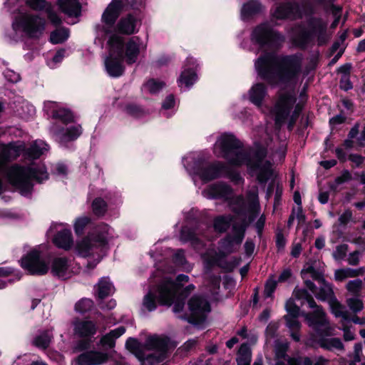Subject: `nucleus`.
<instances>
[{
  "mask_svg": "<svg viewBox=\"0 0 365 365\" xmlns=\"http://www.w3.org/2000/svg\"><path fill=\"white\" fill-rule=\"evenodd\" d=\"M237 358L252 359V351L247 343H242L240 345Z\"/></svg>",
  "mask_w": 365,
  "mask_h": 365,
  "instance_id": "nucleus-61",
  "label": "nucleus"
},
{
  "mask_svg": "<svg viewBox=\"0 0 365 365\" xmlns=\"http://www.w3.org/2000/svg\"><path fill=\"white\" fill-rule=\"evenodd\" d=\"M69 36L68 30L66 28H60L54 30L50 34V41L58 44L64 42Z\"/></svg>",
  "mask_w": 365,
  "mask_h": 365,
  "instance_id": "nucleus-44",
  "label": "nucleus"
},
{
  "mask_svg": "<svg viewBox=\"0 0 365 365\" xmlns=\"http://www.w3.org/2000/svg\"><path fill=\"white\" fill-rule=\"evenodd\" d=\"M225 163L221 161L208 162L204 157L194 160L193 170L204 182H208L222 177V168Z\"/></svg>",
  "mask_w": 365,
  "mask_h": 365,
  "instance_id": "nucleus-8",
  "label": "nucleus"
},
{
  "mask_svg": "<svg viewBox=\"0 0 365 365\" xmlns=\"http://www.w3.org/2000/svg\"><path fill=\"white\" fill-rule=\"evenodd\" d=\"M190 315H185L184 319L192 325L197 326L204 324L207 314L211 311L209 302L199 295H193L187 302Z\"/></svg>",
  "mask_w": 365,
  "mask_h": 365,
  "instance_id": "nucleus-9",
  "label": "nucleus"
},
{
  "mask_svg": "<svg viewBox=\"0 0 365 365\" xmlns=\"http://www.w3.org/2000/svg\"><path fill=\"white\" fill-rule=\"evenodd\" d=\"M25 143L12 141L3 145L0 153V175L5 174L9 182L16 187L22 196H31L34 190L33 180L42 183L48 180L49 175L44 164L32 163L30 165L8 163L23 155ZM4 192V185L0 178V195Z\"/></svg>",
  "mask_w": 365,
  "mask_h": 365,
  "instance_id": "nucleus-1",
  "label": "nucleus"
},
{
  "mask_svg": "<svg viewBox=\"0 0 365 365\" xmlns=\"http://www.w3.org/2000/svg\"><path fill=\"white\" fill-rule=\"evenodd\" d=\"M230 165L225 164V168H222V176L230 179L232 182H233L236 185H239L241 182H244V179L241 176L240 173L232 168Z\"/></svg>",
  "mask_w": 365,
  "mask_h": 365,
  "instance_id": "nucleus-43",
  "label": "nucleus"
},
{
  "mask_svg": "<svg viewBox=\"0 0 365 365\" xmlns=\"http://www.w3.org/2000/svg\"><path fill=\"white\" fill-rule=\"evenodd\" d=\"M61 11L68 16L78 17L81 14V5L78 0H58Z\"/></svg>",
  "mask_w": 365,
  "mask_h": 365,
  "instance_id": "nucleus-23",
  "label": "nucleus"
},
{
  "mask_svg": "<svg viewBox=\"0 0 365 365\" xmlns=\"http://www.w3.org/2000/svg\"><path fill=\"white\" fill-rule=\"evenodd\" d=\"M125 1H128V0H112L103 13L101 21L108 26L104 29L106 34L111 33L110 28L113 26L119 17L125 6Z\"/></svg>",
  "mask_w": 365,
  "mask_h": 365,
  "instance_id": "nucleus-14",
  "label": "nucleus"
},
{
  "mask_svg": "<svg viewBox=\"0 0 365 365\" xmlns=\"http://www.w3.org/2000/svg\"><path fill=\"white\" fill-rule=\"evenodd\" d=\"M107 360L108 356L105 353L97 351H86L76 357L75 365H100Z\"/></svg>",
  "mask_w": 365,
  "mask_h": 365,
  "instance_id": "nucleus-18",
  "label": "nucleus"
},
{
  "mask_svg": "<svg viewBox=\"0 0 365 365\" xmlns=\"http://www.w3.org/2000/svg\"><path fill=\"white\" fill-rule=\"evenodd\" d=\"M273 16L277 19H299L303 15L299 3L287 1L276 7Z\"/></svg>",
  "mask_w": 365,
  "mask_h": 365,
  "instance_id": "nucleus-15",
  "label": "nucleus"
},
{
  "mask_svg": "<svg viewBox=\"0 0 365 365\" xmlns=\"http://www.w3.org/2000/svg\"><path fill=\"white\" fill-rule=\"evenodd\" d=\"M136 23V18L132 14H128L121 18L117 24L118 31L125 35L133 34L135 32Z\"/></svg>",
  "mask_w": 365,
  "mask_h": 365,
  "instance_id": "nucleus-24",
  "label": "nucleus"
},
{
  "mask_svg": "<svg viewBox=\"0 0 365 365\" xmlns=\"http://www.w3.org/2000/svg\"><path fill=\"white\" fill-rule=\"evenodd\" d=\"M3 75L11 83H17L21 80L20 74L15 72L14 70H4Z\"/></svg>",
  "mask_w": 365,
  "mask_h": 365,
  "instance_id": "nucleus-64",
  "label": "nucleus"
},
{
  "mask_svg": "<svg viewBox=\"0 0 365 365\" xmlns=\"http://www.w3.org/2000/svg\"><path fill=\"white\" fill-rule=\"evenodd\" d=\"M74 331L80 337L90 338L96 334L97 327L93 321L81 320L75 323Z\"/></svg>",
  "mask_w": 365,
  "mask_h": 365,
  "instance_id": "nucleus-21",
  "label": "nucleus"
},
{
  "mask_svg": "<svg viewBox=\"0 0 365 365\" xmlns=\"http://www.w3.org/2000/svg\"><path fill=\"white\" fill-rule=\"evenodd\" d=\"M222 157L232 166L247 165L251 171H258L257 180L261 185H265L273 175L270 161L263 160L267 155V149L257 143L255 148H245L244 143L233 133H224L219 140Z\"/></svg>",
  "mask_w": 365,
  "mask_h": 365,
  "instance_id": "nucleus-2",
  "label": "nucleus"
},
{
  "mask_svg": "<svg viewBox=\"0 0 365 365\" xmlns=\"http://www.w3.org/2000/svg\"><path fill=\"white\" fill-rule=\"evenodd\" d=\"M351 70H337L338 72L342 73L339 81L340 89L348 91L353 88V84L350 81V73Z\"/></svg>",
  "mask_w": 365,
  "mask_h": 365,
  "instance_id": "nucleus-48",
  "label": "nucleus"
},
{
  "mask_svg": "<svg viewBox=\"0 0 365 365\" xmlns=\"http://www.w3.org/2000/svg\"><path fill=\"white\" fill-rule=\"evenodd\" d=\"M302 54L278 56L274 52H264L255 62V68H300Z\"/></svg>",
  "mask_w": 365,
  "mask_h": 365,
  "instance_id": "nucleus-3",
  "label": "nucleus"
},
{
  "mask_svg": "<svg viewBox=\"0 0 365 365\" xmlns=\"http://www.w3.org/2000/svg\"><path fill=\"white\" fill-rule=\"evenodd\" d=\"M20 263L21 267L32 275H43L48 271V266L41 258V252L36 249L24 255Z\"/></svg>",
  "mask_w": 365,
  "mask_h": 365,
  "instance_id": "nucleus-11",
  "label": "nucleus"
},
{
  "mask_svg": "<svg viewBox=\"0 0 365 365\" xmlns=\"http://www.w3.org/2000/svg\"><path fill=\"white\" fill-rule=\"evenodd\" d=\"M108 203L101 197H96L91 203L92 211L97 217L104 216L108 211Z\"/></svg>",
  "mask_w": 365,
  "mask_h": 365,
  "instance_id": "nucleus-38",
  "label": "nucleus"
},
{
  "mask_svg": "<svg viewBox=\"0 0 365 365\" xmlns=\"http://www.w3.org/2000/svg\"><path fill=\"white\" fill-rule=\"evenodd\" d=\"M91 218L87 216L77 218L73 225L76 235L77 236L83 235L84 234L86 227L91 222Z\"/></svg>",
  "mask_w": 365,
  "mask_h": 365,
  "instance_id": "nucleus-49",
  "label": "nucleus"
},
{
  "mask_svg": "<svg viewBox=\"0 0 365 365\" xmlns=\"http://www.w3.org/2000/svg\"><path fill=\"white\" fill-rule=\"evenodd\" d=\"M53 244L58 248L69 250L73 243L71 231L68 229L61 230L54 235Z\"/></svg>",
  "mask_w": 365,
  "mask_h": 365,
  "instance_id": "nucleus-22",
  "label": "nucleus"
},
{
  "mask_svg": "<svg viewBox=\"0 0 365 365\" xmlns=\"http://www.w3.org/2000/svg\"><path fill=\"white\" fill-rule=\"evenodd\" d=\"M241 262L240 257H234L231 261L220 260L217 262V266L223 269L225 272L230 273L240 264Z\"/></svg>",
  "mask_w": 365,
  "mask_h": 365,
  "instance_id": "nucleus-46",
  "label": "nucleus"
},
{
  "mask_svg": "<svg viewBox=\"0 0 365 365\" xmlns=\"http://www.w3.org/2000/svg\"><path fill=\"white\" fill-rule=\"evenodd\" d=\"M47 19L54 26H58L62 24V19L55 11L52 4L46 10Z\"/></svg>",
  "mask_w": 365,
  "mask_h": 365,
  "instance_id": "nucleus-55",
  "label": "nucleus"
},
{
  "mask_svg": "<svg viewBox=\"0 0 365 365\" xmlns=\"http://www.w3.org/2000/svg\"><path fill=\"white\" fill-rule=\"evenodd\" d=\"M249 93L250 102L260 106L267 95V87L262 83H257L252 86Z\"/></svg>",
  "mask_w": 365,
  "mask_h": 365,
  "instance_id": "nucleus-26",
  "label": "nucleus"
},
{
  "mask_svg": "<svg viewBox=\"0 0 365 365\" xmlns=\"http://www.w3.org/2000/svg\"><path fill=\"white\" fill-rule=\"evenodd\" d=\"M323 285L324 287H321L316 294V297L322 302L331 300L332 303L336 302V297L334 295L331 285L329 282Z\"/></svg>",
  "mask_w": 365,
  "mask_h": 365,
  "instance_id": "nucleus-37",
  "label": "nucleus"
},
{
  "mask_svg": "<svg viewBox=\"0 0 365 365\" xmlns=\"http://www.w3.org/2000/svg\"><path fill=\"white\" fill-rule=\"evenodd\" d=\"M312 31L307 29H301L295 36V41L302 48H305L312 40Z\"/></svg>",
  "mask_w": 365,
  "mask_h": 365,
  "instance_id": "nucleus-41",
  "label": "nucleus"
},
{
  "mask_svg": "<svg viewBox=\"0 0 365 365\" xmlns=\"http://www.w3.org/2000/svg\"><path fill=\"white\" fill-rule=\"evenodd\" d=\"M189 277L184 274H178L173 280L165 278L158 285V302L160 306L170 307L177 293L182 288L184 282H187Z\"/></svg>",
  "mask_w": 365,
  "mask_h": 365,
  "instance_id": "nucleus-6",
  "label": "nucleus"
},
{
  "mask_svg": "<svg viewBox=\"0 0 365 365\" xmlns=\"http://www.w3.org/2000/svg\"><path fill=\"white\" fill-rule=\"evenodd\" d=\"M123 110L130 116L134 118H140L146 115L145 108L135 103H127Z\"/></svg>",
  "mask_w": 365,
  "mask_h": 365,
  "instance_id": "nucleus-36",
  "label": "nucleus"
},
{
  "mask_svg": "<svg viewBox=\"0 0 365 365\" xmlns=\"http://www.w3.org/2000/svg\"><path fill=\"white\" fill-rule=\"evenodd\" d=\"M170 342V339L168 336L160 337L154 335L147 338L145 347L148 350H156L165 354L169 349Z\"/></svg>",
  "mask_w": 365,
  "mask_h": 365,
  "instance_id": "nucleus-20",
  "label": "nucleus"
},
{
  "mask_svg": "<svg viewBox=\"0 0 365 365\" xmlns=\"http://www.w3.org/2000/svg\"><path fill=\"white\" fill-rule=\"evenodd\" d=\"M297 100L295 93L292 91H285L279 95L274 107L276 125H281L285 123L297 104Z\"/></svg>",
  "mask_w": 365,
  "mask_h": 365,
  "instance_id": "nucleus-10",
  "label": "nucleus"
},
{
  "mask_svg": "<svg viewBox=\"0 0 365 365\" xmlns=\"http://www.w3.org/2000/svg\"><path fill=\"white\" fill-rule=\"evenodd\" d=\"M143 304L149 312L155 311L157 309L158 304L160 305L158 302V287L156 288L155 292L149 291L144 296Z\"/></svg>",
  "mask_w": 365,
  "mask_h": 365,
  "instance_id": "nucleus-35",
  "label": "nucleus"
},
{
  "mask_svg": "<svg viewBox=\"0 0 365 365\" xmlns=\"http://www.w3.org/2000/svg\"><path fill=\"white\" fill-rule=\"evenodd\" d=\"M307 25L312 35L317 36L318 45L322 46L327 42V23L320 18L311 17L307 21Z\"/></svg>",
  "mask_w": 365,
  "mask_h": 365,
  "instance_id": "nucleus-17",
  "label": "nucleus"
},
{
  "mask_svg": "<svg viewBox=\"0 0 365 365\" xmlns=\"http://www.w3.org/2000/svg\"><path fill=\"white\" fill-rule=\"evenodd\" d=\"M247 226L248 223H247L245 220H244L240 225H233L232 230L234 232V235H232V237L235 240L236 245H239L242 242Z\"/></svg>",
  "mask_w": 365,
  "mask_h": 365,
  "instance_id": "nucleus-42",
  "label": "nucleus"
},
{
  "mask_svg": "<svg viewBox=\"0 0 365 365\" xmlns=\"http://www.w3.org/2000/svg\"><path fill=\"white\" fill-rule=\"evenodd\" d=\"M301 316L304 318L307 324L313 329L315 335L327 334L326 327H330L323 307H319L309 312L302 311Z\"/></svg>",
  "mask_w": 365,
  "mask_h": 365,
  "instance_id": "nucleus-13",
  "label": "nucleus"
},
{
  "mask_svg": "<svg viewBox=\"0 0 365 365\" xmlns=\"http://www.w3.org/2000/svg\"><path fill=\"white\" fill-rule=\"evenodd\" d=\"M285 309L287 312V314L285 316H292L294 317H299L301 316V313L302 312L301 311L299 307L295 304L294 299L293 298H289L287 300L285 304Z\"/></svg>",
  "mask_w": 365,
  "mask_h": 365,
  "instance_id": "nucleus-53",
  "label": "nucleus"
},
{
  "mask_svg": "<svg viewBox=\"0 0 365 365\" xmlns=\"http://www.w3.org/2000/svg\"><path fill=\"white\" fill-rule=\"evenodd\" d=\"M197 76L195 70H182L181 74L178 79L179 86L184 84L186 87L192 86L197 81Z\"/></svg>",
  "mask_w": 365,
  "mask_h": 365,
  "instance_id": "nucleus-34",
  "label": "nucleus"
},
{
  "mask_svg": "<svg viewBox=\"0 0 365 365\" xmlns=\"http://www.w3.org/2000/svg\"><path fill=\"white\" fill-rule=\"evenodd\" d=\"M232 191L231 186L225 183L215 184L210 188V195L215 199L227 197L232 195Z\"/></svg>",
  "mask_w": 365,
  "mask_h": 365,
  "instance_id": "nucleus-29",
  "label": "nucleus"
},
{
  "mask_svg": "<svg viewBox=\"0 0 365 365\" xmlns=\"http://www.w3.org/2000/svg\"><path fill=\"white\" fill-rule=\"evenodd\" d=\"M362 281L359 279L351 280L346 284V289L349 292L357 294L362 287Z\"/></svg>",
  "mask_w": 365,
  "mask_h": 365,
  "instance_id": "nucleus-60",
  "label": "nucleus"
},
{
  "mask_svg": "<svg viewBox=\"0 0 365 365\" xmlns=\"http://www.w3.org/2000/svg\"><path fill=\"white\" fill-rule=\"evenodd\" d=\"M258 76L272 87L288 86L297 74L309 75L312 70H257Z\"/></svg>",
  "mask_w": 365,
  "mask_h": 365,
  "instance_id": "nucleus-7",
  "label": "nucleus"
},
{
  "mask_svg": "<svg viewBox=\"0 0 365 365\" xmlns=\"http://www.w3.org/2000/svg\"><path fill=\"white\" fill-rule=\"evenodd\" d=\"M143 86L150 94L155 95L159 93L166 86V83L163 81L151 78Z\"/></svg>",
  "mask_w": 365,
  "mask_h": 365,
  "instance_id": "nucleus-39",
  "label": "nucleus"
},
{
  "mask_svg": "<svg viewBox=\"0 0 365 365\" xmlns=\"http://www.w3.org/2000/svg\"><path fill=\"white\" fill-rule=\"evenodd\" d=\"M82 133L83 128L80 124L71 125L66 128L60 126L53 131L56 140L61 145L75 141L81 135Z\"/></svg>",
  "mask_w": 365,
  "mask_h": 365,
  "instance_id": "nucleus-16",
  "label": "nucleus"
},
{
  "mask_svg": "<svg viewBox=\"0 0 365 365\" xmlns=\"http://www.w3.org/2000/svg\"><path fill=\"white\" fill-rule=\"evenodd\" d=\"M26 4L34 11H46L51 4L46 0H26Z\"/></svg>",
  "mask_w": 365,
  "mask_h": 365,
  "instance_id": "nucleus-52",
  "label": "nucleus"
},
{
  "mask_svg": "<svg viewBox=\"0 0 365 365\" xmlns=\"http://www.w3.org/2000/svg\"><path fill=\"white\" fill-rule=\"evenodd\" d=\"M251 40L260 48L276 51L280 48L285 39L282 34L268 24H261L253 29Z\"/></svg>",
  "mask_w": 365,
  "mask_h": 365,
  "instance_id": "nucleus-4",
  "label": "nucleus"
},
{
  "mask_svg": "<svg viewBox=\"0 0 365 365\" xmlns=\"http://www.w3.org/2000/svg\"><path fill=\"white\" fill-rule=\"evenodd\" d=\"M51 117L53 119L58 120L64 125L75 122L73 113L68 108H53L51 112Z\"/></svg>",
  "mask_w": 365,
  "mask_h": 365,
  "instance_id": "nucleus-28",
  "label": "nucleus"
},
{
  "mask_svg": "<svg viewBox=\"0 0 365 365\" xmlns=\"http://www.w3.org/2000/svg\"><path fill=\"white\" fill-rule=\"evenodd\" d=\"M43 154V148L36 142H34L29 147L25 145L23 157L26 160L33 161L38 159Z\"/></svg>",
  "mask_w": 365,
  "mask_h": 365,
  "instance_id": "nucleus-32",
  "label": "nucleus"
},
{
  "mask_svg": "<svg viewBox=\"0 0 365 365\" xmlns=\"http://www.w3.org/2000/svg\"><path fill=\"white\" fill-rule=\"evenodd\" d=\"M329 306L331 307L332 313L336 317H341L344 320L350 321V317L346 312L341 311L342 307L340 302L336 299V302H331V300L329 301Z\"/></svg>",
  "mask_w": 365,
  "mask_h": 365,
  "instance_id": "nucleus-56",
  "label": "nucleus"
},
{
  "mask_svg": "<svg viewBox=\"0 0 365 365\" xmlns=\"http://www.w3.org/2000/svg\"><path fill=\"white\" fill-rule=\"evenodd\" d=\"M349 250V245L346 244H341L336 247V250L332 253V256L336 260L343 259L346 256V252Z\"/></svg>",
  "mask_w": 365,
  "mask_h": 365,
  "instance_id": "nucleus-58",
  "label": "nucleus"
},
{
  "mask_svg": "<svg viewBox=\"0 0 365 365\" xmlns=\"http://www.w3.org/2000/svg\"><path fill=\"white\" fill-rule=\"evenodd\" d=\"M304 108V103L299 102L294 107V110L292 114L290 113L289 118V121L287 124V128L289 130H292L295 125L298 118H299L302 110Z\"/></svg>",
  "mask_w": 365,
  "mask_h": 365,
  "instance_id": "nucleus-45",
  "label": "nucleus"
},
{
  "mask_svg": "<svg viewBox=\"0 0 365 365\" xmlns=\"http://www.w3.org/2000/svg\"><path fill=\"white\" fill-rule=\"evenodd\" d=\"M284 319L286 322L287 327L292 330L294 331H299L301 328V324L297 319L298 317H294L292 316H284Z\"/></svg>",
  "mask_w": 365,
  "mask_h": 365,
  "instance_id": "nucleus-59",
  "label": "nucleus"
},
{
  "mask_svg": "<svg viewBox=\"0 0 365 365\" xmlns=\"http://www.w3.org/2000/svg\"><path fill=\"white\" fill-rule=\"evenodd\" d=\"M109 226L106 223L98 225L93 232H89L78 242L77 250L81 255H89L94 248H103L108 244Z\"/></svg>",
  "mask_w": 365,
  "mask_h": 365,
  "instance_id": "nucleus-5",
  "label": "nucleus"
},
{
  "mask_svg": "<svg viewBox=\"0 0 365 365\" xmlns=\"http://www.w3.org/2000/svg\"><path fill=\"white\" fill-rule=\"evenodd\" d=\"M69 268L68 259L66 257L53 259L51 272L53 276L59 278L65 277Z\"/></svg>",
  "mask_w": 365,
  "mask_h": 365,
  "instance_id": "nucleus-25",
  "label": "nucleus"
},
{
  "mask_svg": "<svg viewBox=\"0 0 365 365\" xmlns=\"http://www.w3.org/2000/svg\"><path fill=\"white\" fill-rule=\"evenodd\" d=\"M232 222L231 216L219 215L213 220V228L216 232H226L230 227Z\"/></svg>",
  "mask_w": 365,
  "mask_h": 365,
  "instance_id": "nucleus-33",
  "label": "nucleus"
},
{
  "mask_svg": "<svg viewBox=\"0 0 365 365\" xmlns=\"http://www.w3.org/2000/svg\"><path fill=\"white\" fill-rule=\"evenodd\" d=\"M139 53V45L133 38L130 39L125 47V61L128 65L136 61Z\"/></svg>",
  "mask_w": 365,
  "mask_h": 365,
  "instance_id": "nucleus-30",
  "label": "nucleus"
},
{
  "mask_svg": "<svg viewBox=\"0 0 365 365\" xmlns=\"http://www.w3.org/2000/svg\"><path fill=\"white\" fill-rule=\"evenodd\" d=\"M95 296L97 300H103L113 294L115 287L109 277H101L94 287Z\"/></svg>",
  "mask_w": 365,
  "mask_h": 365,
  "instance_id": "nucleus-19",
  "label": "nucleus"
},
{
  "mask_svg": "<svg viewBox=\"0 0 365 365\" xmlns=\"http://www.w3.org/2000/svg\"><path fill=\"white\" fill-rule=\"evenodd\" d=\"M94 307V302L89 298H82L75 304V311L81 315L90 312Z\"/></svg>",
  "mask_w": 365,
  "mask_h": 365,
  "instance_id": "nucleus-40",
  "label": "nucleus"
},
{
  "mask_svg": "<svg viewBox=\"0 0 365 365\" xmlns=\"http://www.w3.org/2000/svg\"><path fill=\"white\" fill-rule=\"evenodd\" d=\"M51 343V337L47 331L36 336L34 339V344L40 349H46Z\"/></svg>",
  "mask_w": 365,
  "mask_h": 365,
  "instance_id": "nucleus-51",
  "label": "nucleus"
},
{
  "mask_svg": "<svg viewBox=\"0 0 365 365\" xmlns=\"http://www.w3.org/2000/svg\"><path fill=\"white\" fill-rule=\"evenodd\" d=\"M19 26L31 38H38L46 29V20L38 14H24L20 18Z\"/></svg>",
  "mask_w": 365,
  "mask_h": 365,
  "instance_id": "nucleus-12",
  "label": "nucleus"
},
{
  "mask_svg": "<svg viewBox=\"0 0 365 365\" xmlns=\"http://www.w3.org/2000/svg\"><path fill=\"white\" fill-rule=\"evenodd\" d=\"M348 305L354 313L359 312L364 308L363 302L356 298H351L348 300Z\"/></svg>",
  "mask_w": 365,
  "mask_h": 365,
  "instance_id": "nucleus-63",
  "label": "nucleus"
},
{
  "mask_svg": "<svg viewBox=\"0 0 365 365\" xmlns=\"http://www.w3.org/2000/svg\"><path fill=\"white\" fill-rule=\"evenodd\" d=\"M263 8L258 0H250L244 4L241 11L242 15L245 17H250L260 13Z\"/></svg>",
  "mask_w": 365,
  "mask_h": 365,
  "instance_id": "nucleus-31",
  "label": "nucleus"
},
{
  "mask_svg": "<svg viewBox=\"0 0 365 365\" xmlns=\"http://www.w3.org/2000/svg\"><path fill=\"white\" fill-rule=\"evenodd\" d=\"M235 240L232 237V235L227 234L225 237L222 238L219 241V247L221 250L228 251V252H234V245Z\"/></svg>",
  "mask_w": 365,
  "mask_h": 365,
  "instance_id": "nucleus-54",
  "label": "nucleus"
},
{
  "mask_svg": "<svg viewBox=\"0 0 365 365\" xmlns=\"http://www.w3.org/2000/svg\"><path fill=\"white\" fill-rule=\"evenodd\" d=\"M327 334L323 335H315V337L317 338V341L320 346L321 348L331 351V338L328 339L326 338V336H329L331 335V328L330 327H326Z\"/></svg>",
  "mask_w": 365,
  "mask_h": 365,
  "instance_id": "nucleus-50",
  "label": "nucleus"
},
{
  "mask_svg": "<svg viewBox=\"0 0 365 365\" xmlns=\"http://www.w3.org/2000/svg\"><path fill=\"white\" fill-rule=\"evenodd\" d=\"M106 68H120V59L118 57H113L112 54L107 56L105 59Z\"/></svg>",
  "mask_w": 365,
  "mask_h": 365,
  "instance_id": "nucleus-62",
  "label": "nucleus"
},
{
  "mask_svg": "<svg viewBox=\"0 0 365 365\" xmlns=\"http://www.w3.org/2000/svg\"><path fill=\"white\" fill-rule=\"evenodd\" d=\"M288 345L284 343H279L276 345L274 349L275 358L278 361L276 365H286L281 359H285L287 357Z\"/></svg>",
  "mask_w": 365,
  "mask_h": 365,
  "instance_id": "nucleus-47",
  "label": "nucleus"
},
{
  "mask_svg": "<svg viewBox=\"0 0 365 365\" xmlns=\"http://www.w3.org/2000/svg\"><path fill=\"white\" fill-rule=\"evenodd\" d=\"M196 235L193 229L183 227L180 230V240L182 242H188L192 241Z\"/></svg>",
  "mask_w": 365,
  "mask_h": 365,
  "instance_id": "nucleus-57",
  "label": "nucleus"
},
{
  "mask_svg": "<svg viewBox=\"0 0 365 365\" xmlns=\"http://www.w3.org/2000/svg\"><path fill=\"white\" fill-rule=\"evenodd\" d=\"M125 349L133 354L140 362L144 363L143 359L146 358L142 344L136 338L129 337L125 344Z\"/></svg>",
  "mask_w": 365,
  "mask_h": 365,
  "instance_id": "nucleus-27",
  "label": "nucleus"
}]
</instances>
